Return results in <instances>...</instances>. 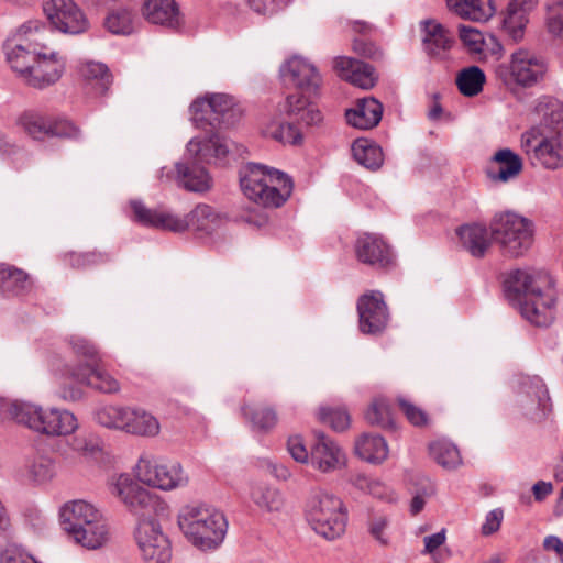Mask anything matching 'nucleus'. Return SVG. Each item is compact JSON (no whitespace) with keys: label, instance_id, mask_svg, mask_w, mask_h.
Wrapping results in <instances>:
<instances>
[{"label":"nucleus","instance_id":"1","mask_svg":"<svg viewBox=\"0 0 563 563\" xmlns=\"http://www.w3.org/2000/svg\"><path fill=\"white\" fill-rule=\"evenodd\" d=\"M117 496L137 517L134 539L145 563H169L172 544L163 531L157 516L164 512L166 504L155 494L144 488L129 474H120L110 485Z\"/></svg>","mask_w":563,"mask_h":563},{"label":"nucleus","instance_id":"2","mask_svg":"<svg viewBox=\"0 0 563 563\" xmlns=\"http://www.w3.org/2000/svg\"><path fill=\"white\" fill-rule=\"evenodd\" d=\"M506 297L521 316L537 327H549L555 319L556 290L554 279L544 271L516 269L505 282Z\"/></svg>","mask_w":563,"mask_h":563},{"label":"nucleus","instance_id":"3","mask_svg":"<svg viewBox=\"0 0 563 563\" xmlns=\"http://www.w3.org/2000/svg\"><path fill=\"white\" fill-rule=\"evenodd\" d=\"M243 194L264 208H280L294 190V181L286 173L262 164L249 163L241 173Z\"/></svg>","mask_w":563,"mask_h":563},{"label":"nucleus","instance_id":"4","mask_svg":"<svg viewBox=\"0 0 563 563\" xmlns=\"http://www.w3.org/2000/svg\"><path fill=\"white\" fill-rule=\"evenodd\" d=\"M131 208L134 214V220L139 223L169 230L173 232H184L192 230L205 234H211L223 222V218L211 206L200 203L196 206L184 218H179L167 211L148 209L141 201H131Z\"/></svg>","mask_w":563,"mask_h":563},{"label":"nucleus","instance_id":"5","mask_svg":"<svg viewBox=\"0 0 563 563\" xmlns=\"http://www.w3.org/2000/svg\"><path fill=\"white\" fill-rule=\"evenodd\" d=\"M64 530L84 548L96 550L110 538L109 527L101 512L85 500L67 503L60 509Z\"/></svg>","mask_w":563,"mask_h":563},{"label":"nucleus","instance_id":"6","mask_svg":"<svg viewBox=\"0 0 563 563\" xmlns=\"http://www.w3.org/2000/svg\"><path fill=\"white\" fill-rule=\"evenodd\" d=\"M178 526L192 545L201 550H213L222 543L228 522L222 512L199 504L180 509Z\"/></svg>","mask_w":563,"mask_h":563},{"label":"nucleus","instance_id":"7","mask_svg":"<svg viewBox=\"0 0 563 563\" xmlns=\"http://www.w3.org/2000/svg\"><path fill=\"white\" fill-rule=\"evenodd\" d=\"M305 516L312 530L325 540H335L345 532L347 512L333 494L313 492L306 503Z\"/></svg>","mask_w":563,"mask_h":563},{"label":"nucleus","instance_id":"8","mask_svg":"<svg viewBox=\"0 0 563 563\" xmlns=\"http://www.w3.org/2000/svg\"><path fill=\"white\" fill-rule=\"evenodd\" d=\"M492 238L504 253L517 257L527 252L533 241V224L527 218L515 212H505L494 218Z\"/></svg>","mask_w":563,"mask_h":563},{"label":"nucleus","instance_id":"9","mask_svg":"<svg viewBox=\"0 0 563 563\" xmlns=\"http://www.w3.org/2000/svg\"><path fill=\"white\" fill-rule=\"evenodd\" d=\"M135 475L140 483L164 492L184 487L189 481L180 463L154 455L139 459Z\"/></svg>","mask_w":563,"mask_h":563},{"label":"nucleus","instance_id":"10","mask_svg":"<svg viewBox=\"0 0 563 563\" xmlns=\"http://www.w3.org/2000/svg\"><path fill=\"white\" fill-rule=\"evenodd\" d=\"M518 406L529 420L541 422L552 410L548 388L539 376H523L519 380Z\"/></svg>","mask_w":563,"mask_h":563},{"label":"nucleus","instance_id":"11","mask_svg":"<svg viewBox=\"0 0 563 563\" xmlns=\"http://www.w3.org/2000/svg\"><path fill=\"white\" fill-rule=\"evenodd\" d=\"M43 11L52 26L62 33L86 32L89 22L74 0H43Z\"/></svg>","mask_w":563,"mask_h":563},{"label":"nucleus","instance_id":"12","mask_svg":"<svg viewBox=\"0 0 563 563\" xmlns=\"http://www.w3.org/2000/svg\"><path fill=\"white\" fill-rule=\"evenodd\" d=\"M360 331L364 334H380L388 325L389 311L384 296L378 290L365 292L357 299Z\"/></svg>","mask_w":563,"mask_h":563},{"label":"nucleus","instance_id":"13","mask_svg":"<svg viewBox=\"0 0 563 563\" xmlns=\"http://www.w3.org/2000/svg\"><path fill=\"white\" fill-rule=\"evenodd\" d=\"M356 260L375 269L386 271L395 265L390 246L377 234L362 233L354 243Z\"/></svg>","mask_w":563,"mask_h":563},{"label":"nucleus","instance_id":"14","mask_svg":"<svg viewBox=\"0 0 563 563\" xmlns=\"http://www.w3.org/2000/svg\"><path fill=\"white\" fill-rule=\"evenodd\" d=\"M284 81L298 89L297 93L319 96L321 76L316 66L301 57H292L280 67Z\"/></svg>","mask_w":563,"mask_h":563},{"label":"nucleus","instance_id":"15","mask_svg":"<svg viewBox=\"0 0 563 563\" xmlns=\"http://www.w3.org/2000/svg\"><path fill=\"white\" fill-rule=\"evenodd\" d=\"M65 70L66 58L60 53L55 51L46 53L41 49L26 85L36 89H45L55 85L63 77Z\"/></svg>","mask_w":563,"mask_h":563},{"label":"nucleus","instance_id":"16","mask_svg":"<svg viewBox=\"0 0 563 563\" xmlns=\"http://www.w3.org/2000/svg\"><path fill=\"white\" fill-rule=\"evenodd\" d=\"M522 147L528 155L532 154L533 158L545 168L555 169L563 165V132L540 141L526 134Z\"/></svg>","mask_w":563,"mask_h":563},{"label":"nucleus","instance_id":"17","mask_svg":"<svg viewBox=\"0 0 563 563\" xmlns=\"http://www.w3.org/2000/svg\"><path fill=\"white\" fill-rule=\"evenodd\" d=\"M65 375L77 384L88 386L103 394H117L121 388L119 380L110 373L91 364H80L76 367L67 366Z\"/></svg>","mask_w":563,"mask_h":563},{"label":"nucleus","instance_id":"18","mask_svg":"<svg viewBox=\"0 0 563 563\" xmlns=\"http://www.w3.org/2000/svg\"><path fill=\"white\" fill-rule=\"evenodd\" d=\"M316 442L311 448L310 462L323 473L335 471L345 463V455L340 446L323 432H314Z\"/></svg>","mask_w":563,"mask_h":563},{"label":"nucleus","instance_id":"19","mask_svg":"<svg viewBox=\"0 0 563 563\" xmlns=\"http://www.w3.org/2000/svg\"><path fill=\"white\" fill-rule=\"evenodd\" d=\"M318 96H309L307 93L289 95L282 111L285 115L296 123L307 126L320 125L323 121V114L319 107L311 100Z\"/></svg>","mask_w":563,"mask_h":563},{"label":"nucleus","instance_id":"20","mask_svg":"<svg viewBox=\"0 0 563 563\" xmlns=\"http://www.w3.org/2000/svg\"><path fill=\"white\" fill-rule=\"evenodd\" d=\"M420 25L424 53L431 58H443L454 44L453 33L434 20H424Z\"/></svg>","mask_w":563,"mask_h":563},{"label":"nucleus","instance_id":"21","mask_svg":"<svg viewBox=\"0 0 563 563\" xmlns=\"http://www.w3.org/2000/svg\"><path fill=\"white\" fill-rule=\"evenodd\" d=\"M545 66L534 54L519 49L511 55L510 74L521 86L530 87L542 78Z\"/></svg>","mask_w":563,"mask_h":563},{"label":"nucleus","instance_id":"22","mask_svg":"<svg viewBox=\"0 0 563 563\" xmlns=\"http://www.w3.org/2000/svg\"><path fill=\"white\" fill-rule=\"evenodd\" d=\"M338 75L362 89H371L376 84L375 69L373 66L358 59L340 56L333 62Z\"/></svg>","mask_w":563,"mask_h":563},{"label":"nucleus","instance_id":"23","mask_svg":"<svg viewBox=\"0 0 563 563\" xmlns=\"http://www.w3.org/2000/svg\"><path fill=\"white\" fill-rule=\"evenodd\" d=\"M142 14L151 23L167 29L181 24V14L176 0H143Z\"/></svg>","mask_w":563,"mask_h":563},{"label":"nucleus","instance_id":"24","mask_svg":"<svg viewBox=\"0 0 563 563\" xmlns=\"http://www.w3.org/2000/svg\"><path fill=\"white\" fill-rule=\"evenodd\" d=\"M10 417L29 429L48 435V410L24 401H13L8 407Z\"/></svg>","mask_w":563,"mask_h":563},{"label":"nucleus","instance_id":"25","mask_svg":"<svg viewBox=\"0 0 563 563\" xmlns=\"http://www.w3.org/2000/svg\"><path fill=\"white\" fill-rule=\"evenodd\" d=\"M521 157L510 148H500L492 157L488 176L494 181L507 183L522 172Z\"/></svg>","mask_w":563,"mask_h":563},{"label":"nucleus","instance_id":"26","mask_svg":"<svg viewBox=\"0 0 563 563\" xmlns=\"http://www.w3.org/2000/svg\"><path fill=\"white\" fill-rule=\"evenodd\" d=\"M383 104L375 98L360 99L353 109L345 112L350 125L368 130L375 128L382 120Z\"/></svg>","mask_w":563,"mask_h":563},{"label":"nucleus","instance_id":"27","mask_svg":"<svg viewBox=\"0 0 563 563\" xmlns=\"http://www.w3.org/2000/svg\"><path fill=\"white\" fill-rule=\"evenodd\" d=\"M4 49L12 70L26 84L41 49L10 41L5 42Z\"/></svg>","mask_w":563,"mask_h":563},{"label":"nucleus","instance_id":"28","mask_svg":"<svg viewBox=\"0 0 563 563\" xmlns=\"http://www.w3.org/2000/svg\"><path fill=\"white\" fill-rule=\"evenodd\" d=\"M159 431L161 424L152 413L141 408H126L123 432L137 437L153 438Z\"/></svg>","mask_w":563,"mask_h":563},{"label":"nucleus","instance_id":"29","mask_svg":"<svg viewBox=\"0 0 563 563\" xmlns=\"http://www.w3.org/2000/svg\"><path fill=\"white\" fill-rule=\"evenodd\" d=\"M33 282L27 273L13 265L0 263V291L11 296L29 292Z\"/></svg>","mask_w":563,"mask_h":563},{"label":"nucleus","instance_id":"30","mask_svg":"<svg viewBox=\"0 0 563 563\" xmlns=\"http://www.w3.org/2000/svg\"><path fill=\"white\" fill-rule=\"evenodd\" d=\"M456 233L463 247L474 257H483L490 246L488 231L481 224L462 225Z\"/></svg>","mask_w":563,"mask_h":563},{"label":"nucleus","instance_id":"31","mask_svg":"<svg viewBox=\"0 0 563 563\" xmlns=\"http://www.w3.org/2000/svg\"><path fill=\"white\" fill-rule=\"evenodd\" d=\"M448 7L459 16L472 21H487L495 13L492 0H446Z\"/></svg>","mask_w":563,"mask_h":563},{"label":"nucleus","instance_id":"32","mask_svg":"<svg viewBox=\"0 0 563 563\" xmlns=\"http://www.w3.org/2000/svg\"><path fill=\"white\" fill-rule=\"evenodd\" d=\"M209 108L213 114L212 120L227 126L233 125L242 115L241 108L225 93L209 95Z\"/></svg>","mask_w":563,"mask_h":563},{"label":"nucleus","instance_id":"33","mask_svg":"<svg viewBox=\"0 0 563 563\" xmlns=\"http://www.w3.org/2000/svg\"><path fill=\"white\" fill-rule=\"evenodd\" d=\"M176 172L178 183L186 190L202 192L211 187V178L203 167L196 164L177 163Z\"/></svg>","mask_w":563,"mask_h":563},{"label":"nucleus","instance_id":"34","mask_svg":"<svg viewBox=\"0 0 563 563\" xmlns=\"http://www.w3.org/2000/svg\"><path fill=\"white\" fill-rule=\"evenodd\" d=\"M355 453L369 463H380L388 455L385 439L378 434L364 433L355 441Z\"/></svg>","mask_w":563,"mask_h":563},{"label":"nucleus","instance_id":"35","mask_svg":"<svg viewBox=\"0 0 563 563\" xmlns=\"http://www.w3.org/2000/svg\"><path fill=\"white\" fill-rule=\"evenodd\" d=\"M48 33L46 24L40 20H29L19 26L16 32L8 40L29 47L44 49V40Z\"/></svg>","mask_w":563,"mask_h":563},{"label":"nucleus","instance_id":"36","mask_svg":"<svg viewBox=\"0 0 563 563\" xmlns=\"http://www.w3.org/2000/svg\"><path fill=\"white\" fill-rule=\"evenodd\" d=\"M352 154L360 165L371 170H377L384 162L382 148L367 139L355 140L352 144Z\"/></svg>","mask_w":563,"mask_h":563},{"label":"nucleus","instance_id":"37","mask_svg":"<svg viewBox=\"0 0 563 563\" xmlns=\"http://www.w3.org/2000/svg\"><path fill=\"white\" fill-rule=\"evenodd\" d=\"M251 498L261 510L268 512H278L285 506L282 493L277 488L264 483L252 486Z\"/></svg>","mask_w":563,"mask_h":563},{"label":"nucleus","instance_id":"38","mask_svg":"<svg viewBox=\"0 0 563 563\" xmlns=\"http://www.w3.org/2000/svg\"><path fill=\"white\" fill-rule=\"evenodd\" d=\"M79 76L87 82L95 85L100 93H106L112 85V76L106 64L86 60L78 65Z\"/></svg>","mask_w":563,"mask_h":563},{"label":"nucleus","instance_id":"39","mask_svg":"<svg viewBox=\"0 0 563 563\" xmlns=\"http://www.w3.org/2000/svg\"><path fill=\"white\" fill-rule=\"evenodd\" d=\"M136 13L129 5L112 9L104 20V26L117 35H130L135 27Z\"/></svg>","mask_w":563,"mask_h":563},{"label":"nucleus","instance_id":"40","mask_svg":"<svg viewBox=\"0 0 563 563\" xmlns=\"http://www.w3.org/2000/svg\"><path fill=\"white\" fill-rule=\"evenodd\" d=\"M536 0H512L508 5L507 15L504 19V25L515 40L521 37L526 13L534 5Z\"/></svg>","mask_w":563,"mask_h":563},{"label":"nucleus","instance_id":"41","mask_svg":"<svg viewBox=\"0 0 563 563\" xmlns=\"http://www.w3.org/2000/svg\"><path fill=\"white\" fill-rule=\"evenodd\" d=\"M51 117L36 111H25L18 118V125L32 139L43 140L48 136Z\"/></svg>","mask_w":563,"mask_h":563},{"label":"nucleus","instance_id":"42","mask_svg":"<svg viewBox=\"0 0 563 563\" xmlns=\"http://www.w3.org/2000/svg\"><path fill=\"white\" fill-rule=\"evenodd\" d=\"M486 77L478 66L462 69L456 76V86L465 97L477 96L484 87Z\"/></svg>","mask_w":563,"mask_h":563},{"label":"nucleus","instance_id":"43","mask_svg":"<svg viewBox=\"0 0 563 563\" xmlns=\"http://www.w3.org/2000/svg\"><path fill=\"white\" fill-rule=\"evenodd\" d=\"M241 411L255 430L267 432L277 423V413L272 407H252L244 405Z\"/></svg>","mask_w":563,"mask_h":563},{"label":"nucleus","instance_id":"44","mask_svg":"<svg viewBox=\"0 0 563 563\" xmlns=\"http://www.w3.org/2000/svg\"><path fill=\"white\" fill-rule=\"evenodd\" d=\"M459 36L464 46L471 53H484L486 49H489L490 44H494L500 48V45L497 43L494 35L489 34L485 36L481 31L471 26L460 25Z\"/></svg>","mask_w":563,"mask_h":563},{"label":"nucleus","instance_id":"45","mask_svg":"<svg viewBox=\"0 0 563 563\" xmlns=\"http://www.w3.org/2000/svg\"><path fill=\"white\" fill-rule=\"evenodd\" d=\"M432 459L443 468L453 470L462 463L459 449L451 442L439 440L430 444Z\"/></svg>","mask_w":563,"mask_h":563},{"label":"nucleus","instance_id":"46","mask_svg":"<svg viewBox=\"0 0 563 563\" xmlns=\"http://www.w3.org/2000/svg\"><path fill=\"white\" fill-rule=\"evenodd\" d=\"M48 435L70 434L78 427L76 417L67 410L48 409Z\"/></svg>","mask_w":563,"mask_h":563},{"label":"nucleus","instance_id":"47","mask_svg":"<svg viewBox=\"0 0 563 563\" xmlns=\"http://www.w3.org/2000/svg\"><path fill=\"white\" fill-rule=\"evenodd\" d=\"M365 419L372 426H378L384 429L394 427L390 406L384 397H376L373 399L365 412Z\"/></svg>","mask_w":563,"mask_h":563},{"label":"nucleus","instance_id":"48","mask_svg":"<svg viewBox=\"0 0 563 563\" xmlns=\"http://www.w3.org/2000/svg\"><path fill=\"white\" fill-rule=\"evenodd\" d=\"M126 408L111 405L103 406L95 411L93 419L104 428L123 431Z\"/></svg>","mask_w":563,"mask_h":563},{"label":"nucleus","instance_id":"49","mask_svg":"<svg viewBox=\"0 0 563 563\" xmlns=\"http://www.w3.org/2000/svg\"><path fill=\"white\" fill-rule=\"evenodd\" d=\"M56 473V463L49 456H37L29 465V475L36 483H46L51 481Z\"/></svg>","mask_w":563,"mask_h":563},{"label":"nucleus","instance_id":"50","mask_svg":"<svg viewBox=\"0 0 563 563\" xmlns=\"http://www.w3.org/2000/svg\"><path fill=\"white\" fill-rule=\"evenodd\" d=\"M213 150V155L218 158L225 157L229 152L225 141L219 134H211L205 142L192 139L187 145V150L198 156L203 150Z\"/></svg>","mask_w":563,"mask_h":563},{"label":"nucleus","instance_id":"51","mask_svg":"<svg viewBox=\"0 0 563 563\" xmlns=\"http://www.w3.org/2000/svg\"><path fill=\"white\" fill-rule=\"evenodd\" d=\"M69 446L82 456H93L101 451V441L93 433L81 432L70 439Z\"/></svg>","mask_w":563,"mask_h":563},{"label":"nucleus","instance_id":"52","mask_svg":"<svg viewBox=\"0 0 563 563\" xmlns=\"http://www.w3.org/2000/svg\"><path fill=\"white\" fill-rule=\"evenodd\" d=\"M49 128L47 137L78 140L81 134L80 129L73 121L64 117L51 118Z\"/></svg>","mask_w":563,"mask_h":563},{"label":"nucleus","instance_id":"53","mask_svg":"<svg viewBox=\"0 0 563 563\" xmlns=\"http://www.w3.org/2000/svg\"><path fill=\"white\" fill-rule=\"evenodd\" d=\"M296 122H285L272 126L271 136L284 144L298 145L302 142V134L295 124Z\"/></svg>","mask_w":563,"mask_h":563},{"label":"nucleus","instance_id":"54","mask_svg":"<svg viewBox=\"0 0 563 563\" xmlns=\"http://www.w3.org/2000/svg\"><path fill=\"white\" fill-rule=\"evenodd\" d=\"M319 419L335 431L346 430L351 422L349 412L343 408H320Z\"/></svg>","mask_w":563,"mask_h":563},{"label":"nucleus","instance_id":"55","mask_svg":"<svg viewBox=\"0 0 563 563\" xmlns=\"http://www.w3.org/2000/svg\"><path fill=\"white\" fill-rule=\"evenodd\" d=\"M397 401L401 411L412 426L419 428L429 426L430 417L421 407L416 406L402 397H399Z\"/></svg>","mask_w":563,"mask_h":563},{"label":"nucleus","instance_id":"56","mask_svg":"<svg viewBox=\"0 0 563 563\" xmlns=\"http://www.w3.org/2000/svg\"><path fill=\"white\" fill-rule=\"evenodd\" d=\"M353 485L376 498H385L387 488L377 479L365 474H356L352 478Z\"/></svg>","mask_w":563,"mask_h":563},{"label":"nucleus","instance_id":"57","mask_svg":"<svg viewBox=\"0 0 563 563\" xmlns=\"http://www.w3.org/2000/svg\"><path fill=\"white\" fill-rule=\"evenodd\" d=\"M70 344L74 353L86 360L85 364L97 365L99 362V355L96 346L84 338L74 336L70 340Z\"/></svg>","mask_w":563,"mask_h":563},{"label":"nucleus","instance_id":"58","mask_svg":"<svg viewBox=\"0 0 563 563\" xmlns=\"http://www.w3.org/2000/svg\"><path fill=\"white\" fill-rule=\"evenodd\" d=\"M388 526H389V520L386 516L375 515L368 521V532L382 545H388L389 544V539L387 536Z\"/></svg>","mask_w":563,"mask_h":563},{"label":"nucleus","instance_id":"59","mask_svg":"<svg viewBox=\"0 0 563 563\" xmlns=\"http://www.w3.org/2000/svg\"><path fill=\"white\" fill-rule=\"evenodd\" d=\"M547 25L551 34L563 38V2L549 8Z\"/></svg>","mask_w":563,"mask_h":563},{"label":"nucleus","instance_id":"60","mask_svg":"<svg viewBox=\"0 0 563 563\" xmlns=\"http://www.w3.org/2000/svg\"><path fill=\"white\" fill-rule=\"evenodd\" d=\"M1 563H40L34 556L16 548H7L0 558Z\"/></svg>","mask_w":563,"mask_h":563},{"label":"nucleus","instance_id":"61","mask_svg":"<svg viewBox=\"0 0 563 563\" xmlns=\"http://www.w3.org/2000/svg\"><path fill=\"white\" fill-rule=\"evenodd\" d=\"M249 5L257 13L273 14L284 8L288 0H247Z\"/></svg>","mask_w":563,"mask_h":563},{"label":"nucleus","instance_id":"62","mask_svg":"<svg viewBox=\"0 0 563 563\" xmlns=\"http://www.w3.org/2000/svg\"><path fill=\"white\" fill-rule=\"evenodd\" d=\"M287 449L292 459L299 463H307L310 460V454L308 453L302 439L298 435L290 437L288 439Z\"/></svg>","mask_w":563,"mask_h":563},{"label":"nucleus","instance_id":"63","mask_svg":"<svg viewBox=\"0 0 563 563\" xmlns=\"http://www.w3.org/2000/svg\"><path fill=\"white\" fill-rule=\"evenodd\" d=\"M189 109H190V112H191V115H192V120L196 123L210 120L208 118V115L211 114L210 108H209V96L196 99L190 104Z\"/></svg>","mask_w":563,"mask_h":563},{"label":"nucleus","instance_id":"64","mask_svg":"<svg viewBox=\"0 0 563 563\" xmlns=\"http://www.w3.org/2000/svg\"><path fill=\"white\" fill-rule=\"evenodd\" d=\"M353 49L360 56L377 59L382 56L379 48L372 42L355 38L353 42Z\"/></svg>","mask_w":563,"mask_h":563}]
</instances>
